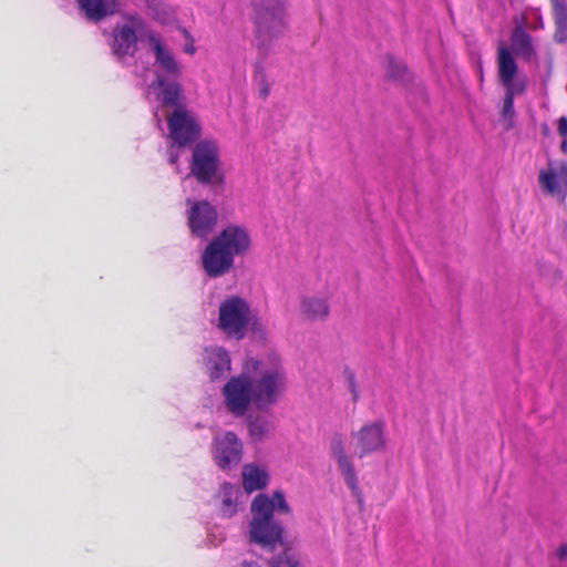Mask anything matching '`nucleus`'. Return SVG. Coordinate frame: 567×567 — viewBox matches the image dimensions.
<instances>
[{"mask_svg": "<svg viewBox=\"0 0 567 567\" xmlns=\"http://www.w3.org/2000/svg\"><path fill=\"white\" fill-rule=\"evenodd\" d=\"M286 386L287 377L281 365L249 359L243 371L224 384L221 394L227 411L243 417L251 408L265 412L276 405Z\"/></svg>", "mask_w": 567, "mask_h": 567, "instance_id": "obj_1", "label": "nucleus"}, {"mask_svg": "<svg viewBox=\"0 0 567 567\" xmlns=\"http://www.w3.org/2000/svg\"><path fill=\"white\" fill-rule=\"evenodd\" d=\"M252 22L259 50H267L272 40L281 37L287 30V12L285 0H254Z\"/></svg>", "mask_w": 567, "mask_h": 567, "instance_id": "obj_2", "label": "nucleus"}, {"mask_svg": "<svg viewBox=\"0 0 567 567\" xmlns=\"http://www.w3.org/2000/svg\"><path fill=\"white\" fill-rule=\"evenodd\" d=\"M252 518L248 525V538L260 548L274 550L284 544V526L270 516L266 503L252 502L250 506Z\"/></svg>", "mask_w": 567, "mask_h": 567, "instance_id": "obj_3", "label": "nucleus"}, {"mask_svg": "<svg viewBox=\"0 0 567 567\" xmlns=\"http://www.w3.org/2000/svg\"><path fill=\"white\" fill-rule=\"evenodd\" d=\"M190 175L203 185L221 183L220 151L217 141L202 140L193 148Z\"/></svg>", "mask_w": 567, "mask_h": 567, "instance_id": "obj_4", "label": "nucleus"}, {"mask_svg": "<svg viewBox=\"0 0 567 567\" xmlns=\"http://www.w3.org/2000/svg\"><path fill=\"white\" fill-rule=\"evenodd\" d=\"M250 323V307L239 296H228L218 308L217 328L226 336L243 340Z\"/></svg>", "mask_w": 567, "mask_h": 567, "instance_id": "obj_5", "label": "nucleus"}, {"mask_svg": "<svg viewBox=\"0 0 567 567\" xmlns=\"http://www.w3.org/2000/svg\"><path fill=\"white\" fill-rule=\"evenodd\" d=\"M125 22L117 23L109 41L112 53L118 62H124L127 56H133L137 49L138 33L146 28V21L138 14H125Z\"/></svg>", "mask_w": 567, "mask_h": 567, "instance_id": "obj_6", "label": "nucleus"}, {"mask_svg": "<svg viewBox=\"0 0 567 567\" xmlns=\"http://www.w3.org/2000/svg\"><path fill=\"white\" fill-rule=\"evenodd\" d=\"M146 40L154 55L153 68L155 79H181L183 75V65L175 58L162 37L148 30Z\"/></svg>", "mask_w": 567, "mask_h": 567, "instance_id": "obj_7", "label": "nucleus"}, {"mask_svg": "<svg viewBox=\"0 0 567 567\" xmlns=\"http://www.w3.org/2000/svg\"><path fill=\"white\" fill-rule=\"evenodd\" d=\"M166 117L169 137L174 144L186 146L199 137L200 125L186 107H177Z\"/></svg>", "mask_w": 567, "mask_h": 567, "instance_id": "obj_8", "label": "nucleus"}, {"mask_svg": "<svg viewBox=\"0 0 567 567\" xmlns=\"http://www.w3.org/2000/svg\"><path fill=\"white\" fill-rule=\"evenodd\" d=\"M212 454L215 464L223 471L237 467L243 457V443L234 432L214 437Z\"/></svg>", "mask_w": 567, "mask_h": 567, "instance_id": "obj_9", "label": "nucleus"}, {"mask_svg": "<svg viewBox=\"0 0 567 567\" xmlns=\"http://www.w3.org/2000/svg\"><path fill=\"white\" fill-rule=\"evenodd\" d=\"M187 223L193 236L207 238L214 230L218 214L216 208L207 200L187 199Z\"/></svg>", "mask_w": 567, "mask_h": 567, "instance_id": "obj_10", "label": "nucleus"}, {"mask_svg": "<svg viewBox=\"0 0 567 567\" xmlns=\"http://www.w3.org/2000/svg\"><path fill=\"white\" fill-rule=\"evenodd\" d=\"M330 447L332 457L337 462L338 470L342 474L346 484L350 488L352 496L359 505V508L362 509L364 505L363 494L359 487V481L354 465L351 461V457L346 452L344 443L340 434H334L331 437Z\"/></svg>", "mask_w": 567, "mask_h": 567, "instance_id": "obj_11", "label": "nucleus"}, {"mask_svg": "<svg viewBox=\"0 0 567 567\" xmlns=\"http://www.w3.org/2000/svg\"><path fill=\"white\" fill-rule=\"evenodd\" d=\"M354 453L359 458L385 449L384 423L380 420L363 425L352 433Z\"/></svg>", "mask_w": 567, "mask_h": 567, "instance_id": "obj_12", "label": "nucleus"}, {"mask_svg": "<svg viewBox=\"0 0 567 567\" xmlns=\"http://www.w3.org/2000/svg\"><path fill=\"white\" fill-rule=\"evenodd\" d=\"M200 264L205 275L209 278H220L229 274L235 265V258L230 256L217 241L212 239L204 248Z\"/></svg>", "mask_w": 567, "mask_h": 567, "instance_id": "obj_13", "label": "nucleus"}, {"mask_svg": "<svg viewBox=\"0 0 567 567\" xmlns=\"http://www.w3.org/2000/svg\"><path fill=\"white\" fill-rule=\"evenodd\" d=\"M213 239L234 258L245 256L251 246V238L248 230L243 226L233 224L225 227Z\"/></svg>", "mask_w": 567, "mask_h": 567, "instance_id": "obj_14", "label": "nucleus"}, {"mask_svg": "<svg viewBox=\"0 0 567 567\" xmlns=\"http://www.w3.org/2000/svg\"><path fill=\"white\" fill-rule=\"evenodd\" d=\"M151 87L157 90L156 100L163 109L185 107L179 79H154Z\"/></svg>", "mask_w": 567, "mask_h": 567, "instance_id": "obj_15", "label": "nucleus"}, {"mask_svg": "<svg viewBox=\"0 0 567 567\" xmlns=\"http://www.w3.org/2000/svg\"><path fill=\"white\" fill-rule=\"evenodd\" d=\"M204 361L206 372L212 380L224 378L230 371V358L228 352L218 346L205 349Z\"/></svg>", "mask_w": 567, "mask_h": 567, "instance_id": "obj_16", "label": "nucleus"}, {"mask_svg": "<svg viewBox=\"0 0 567 567\" xmlns=\"http://www.w3.org/2000/svg\"><path fill=\"white\" fill-rule=\"evenodd\" d=\"M86 20L100 22L117 12V0H76Z\"/></svg>", "mask_w": 567, "mask_h": 567, "instance_id": "obj_17", "label": "nucleus"}, {"mask_svg": "<svg viewBox=\"0 0 567 567\" xmlns=\"http://www.w3.org/2000/svg\"><path fill=\"white\" fill-rule=\"evenodd\" d=\"M241 491L237 485L225 482L220 485L215 498L219 503V515L223 518H230L239 511V498Z\"/></svg>", "mask_w": 567, "mask_h": 567, "instance_id": "obj_18", "label": "nucleus"}, {"mask_svg": "<svg viewBox=\"0 0 567 567\" xmlns=\"http://www.w3.org/2000/svg\"><path fill=\"white\" fill-rule=\"evenodd\" d=\"M538 182L544 192L560 194L567 186V162H561L558 169L540 171Z\"/></svg>", "mask_w": 567, "mask_h": 567, "instance_id": "obj_19", "label": "nucleus"}, {"mask_svg": "<svg viewBox=\"0 0 567 567\" xmlns=\"http://www.w3.org/2000/svg\"><path fill=\"white\" fill-rule=\"evenodd\" d=\"M512 50L516 55L525 61H533L536 58V51L533 45V40L529 33L523 25H517L513 29L511 35Z\"/></svg>", "mask_w": 567, "mask_h": 567, "instance_id": "obj_20", "label": "nucleus"}, {"mask_svg": "<svg viewBox=\"0 0 567 567\" xmlns=\"http://www.w3.org/2000/svg\"><path fill=\"white\" fill-rule=\"evenodd\" d=\"M301 311L309 320H324L330 311L328 299L319 296H303Z\"/></svg>", "mask_w": 567, "mask_h": 567, "instance_id": "obj_21", "label": "nucleus"}, {"mask_svg": "<svg viewBox=\"0 0 567 567\" xmlns=\"http://www.w3.org/2000/svg\"><path fill=\"white\" fill-rule=\"evenodd\" d=\"M274 424L269 416L258 413L247 419V430L252 442H262L272 431Z\"/></svg>", "mask_w": 567, "mask_h": 567, "instance_id": "obj_22", "label": "nucleus"}, {"mask_svg": "<svg viewBox=\"0 0 567 567\" xmlns=\"http://www.w3.org/2000/svg\"><path fill=\"white\" fill-rule=\"evenodd\" d=\"M243 486L251 493L266 487L268 484V473L255 464H247L243 468Z\"/></svg>", "mask_w": 567, "mask_h": 567, "instance_id": "obj_23", "label": "nucleus"}, {"mask_svg": "<svg viewBox=\"0 0 567 567\" xmlns=\"http://www.w3.org/2000/svg\"><path fill=\"white\" fill-rule=\"evenodd\" d=\"M497 62L498 76L501 82H509L511 79L515 78L518 71L517 63L511 51L504 45L498 48Z\"/></svg>", "mask_w": 567, "mask_h": 567, "instance_id": "obj_24", "label": "nucleus"}, {"mask_svg": "<svg viewBox=\"0 0 567 567\" xmlns=\"http://www.w3.org/2000/svg\"><path fill=\"white\" fill-rule=\"evenodd\" d=\"M261 501L266 503V506L269 507L270 516L274 517L275 513L278 514H290L291 508L286 501L285 493L280 489H277L272 493L271 496L267 494H258L252 502Z\"/></svg>", "mask_w": 567, "mask_h": 567, "instance_id": "obj_25", "label": "nucleus"}, {"mask_svg": "<svg viewBox=\"0 0 567 567\" xmlns=\"http://www.w3.org/2000/svg\"><path fill=\"white\" fill-rule=\"evenodd\" d=\"M252 81L258 89L259 96L262 100H266L271 91V82L268 80L264 61H257L255 63Z\"/></svg>", "mask_w": 567, "mask_h": 567, "instance_id": "obj_26", "label": "nucleus"}, {"mask_svg": "<svg viewBox=\"0 0 567 567\" xmlns=\"http://www.w3.org/2000/svg\"><path fill=\"white\" fill-rule=\"evenodd\" d=\"M386 74L390 79L395 81L404 82L408 76L406 66L403 62L393 59L392 56L386 58Z\"/></svg>", "mask_w": 567, "mask_h": 567, "instance_id": "obj_27", "label": "nucleus"}, {"mask_svg": "<svg viewBox=\"0 0 567 567\" xmlns=\"http://www.w3.org/2000/svg\"><path fill=\"white\" fill-rule=\"evenodd\" d=\"M269 567H305L299 558L289 551H284L274 556L269 561Z\"/></svg>", "mask_w": 567, "mask_h": 567, "instance_id": "obj_28", "label": "nucleus"}, {"mask_svg": "<svg viewBox=\"0 0 567 567\" xmlns=\"http://www.w3.org/2000/svg\"><path fill=\"white\" fill-rule=\"evenodd\" d=\"M503 86L505 87V94H512V97L515 99V96L523 94L526 91L528 80L526 76H523L518 79L517 81H514V79H511L509 82H501Z\"/></svg>", "mask_w": 567, "mask_h": 567, "instance_id": "obj_29", "label": "nucleus"}, {"mask_svg": "<svg viewBox=\"0 0 567 567\" xmlns=\"http://www.w3.org/2000/svg\"><path fill=\"white\" fill-rule=\"evenodd\" d=\"M145 6L151 18L157 21H163L166 14V8L161 0H145Z\"/></svg>", "mask_w": 567, "mask_h": 567, "instance_id": "obj_30", "label": "nucleus"}, {"mask_svg": "<svg viewBox=\"0 0 567 567\" xmlns=\"http://www.w3.org/2000/svg\"><path fill=\"white\" fill-rule=\"evenodd\" d=\"M555 23L567 22V6L565 0H551Z\"/></svg>", "mask_w": 567, "mask_h": 567, "instance_id": "obj_31", "label": "nucleus"}, {"mask_svg": "<svg viewBox=\"0 0 567 567\" xmlns=\"http://www.w3.org/2000/svg\"><path fill=\"white\" fill-rule=\"evenodd\" d=\"M343 377L347 382L348 390L352 395V401L357 402L359 400V390L354 372L351 369L346 368L343 371Z\"/></svg>", "mask_w": 567, "mask_h": 567, "instance_id": "obj_32", "label": "nucleus"}, {"mask_svg": "<svg viewBox=\"0 0 567 567\" xmlns=\"http://www.w3.org/2000/svg\"><path fill=\"white\" fill-rule=\"evenodd\" d=\"M514 100L512 94H505L502 111L504 117H512L514 115Z\"/></svg>", "mask_w": 567, "mask_h": 567, "instance_id": "obj_33", "label": "nucleus"}, {"mask_svg": "<svg viewBox=\"0 0 567 567\" xmlns=\"http://www.w3.org/2000/svg\"><path fill=\"white\" fill-rule=\"evenodd\" d=\"M556 32H555V41L557 43H565L567 40V22L555 23Z\"/></svg>", "mask_w": 567, "mask_h": 567, "instance_id": "obj_34", "label": "nucleus"}, {"mask_svg": "<svg viewBox=\"0 0 567 567\" xmlns=\"http://www.w3.org/2000/svg\"><path fill=\"white\" fill-rule=\"evenodd\" d=\"M183 146H179L177 144H172L169 150H168V163L171 165H176L179 157H181V148Z\"/></svg>", "mask_w": 567, "mask_h": 567, "instance_id": "obj_35", "label": "nucleus"}, {"mask_svg": "<svg viewBox=\"0 0 567 567\" xmlns=\"http://www.w3.org/2000/svg\"><path fill=\"white\" fill-rule=\"evenodd\" d=\"M557 131H558V134H559L561 137L567 136V117H566V116H561V117L558 120V127H557Z\"/></svg>", "mask_w": 567, "mask_h": 567, "instance_id": "obj_36", "label": "nucleus"}, {"mask_svg": "<svg viewBox=\"0 0 567 567\" xmlns=\"http://www.w3.org/2000/svg\"><path fill=\"white\" fill-rule=\"evenodd\" d=\"M236 567H262L257 560L244 559L239 561Z\"/></svg>", "mask_w": 567, "mask_h": 567, "instance_id": "obj_37", "label": "nucleus"}, {"mask_svg": "<svg viewBox=\"0 0 567 567\" xmlns=\"http://www.w3.org/2000/svg\"><path fill=\"white\" fill-rule=\"evenodd\" d=\"M557 557L564 560L567 557V545H560L556 551Z\"/></svg>", "mask_w": 567, "mask_h": 567, "instance_id": "obj_38", "label": "nucleus"}, {"mask_svg": "<svg viewBox=\"0 0 567 567\" xmlns=\"http://www.w3.org/2000/svg\"><path fill=\"white\" fill-rule=\"evenodd\" d=\"M184 52L187 53V54H190V55H193L196 52V48L194 45V40L193 39H192L190 43H187L184 47Z\"/></svg>", "mask_w": 567, "mask_h": 567, "instance_id": "obj_39", "label": "nucleus"}, {"mask_svg": "<svg viewBox=\"0 0 567 567\" xmlns=\"http://www.w3.org/2000/svg\"><path fill=\"white\" fill-rule=\"evenodd\" d=\"M560 151L566 154L567 153V136L563 137L561 144H560Z\"/></svg>", "mask_w": 567, "mask_h": 567, "instance_id": "obj_40", "label": "nucleus"}, {"mask_svg": "<svg viewBox=\"0 0 567 567\" xmlns=\"http://www.w3.org/2000/svg\"><path fill=\"white\" fill-rule=\"evenodd\" d=\"M154 116L157 117V121L161 122V118L157 115V111L154 113Z\"/></svg>", "mask_w": 567, "mask_h": 567, "instance_id": "obj_41", "label": "nucleus"}]
</instances>
